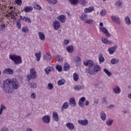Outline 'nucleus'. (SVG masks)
I'll list each match as a JSON object with an SVG mask.
<instances>
[{"label": "nucleus", "mask_w": 131, "mask_h": 131, "mask_svg": "<svg viewBox=\"0 0 131 131\" xmlns=\"http://www.w3.org/2000/svg\"><path fill=\"white\" fill-rule=\"evenodd\" d=\"M75 63H77L78 65L80 64V61H81V59L79 56H76V59H74Z\"/></svg>", "instance_id": "obj_36"}, {"label": "nucleus", "mask_w": 131, "mask_h": 131, "mask_svg": "<svg viewBox=\"0 0 131 131\" xmlns=\"http://www.w3.org/2000/svg\"><path fill=\"white\" fill-rule=\"evenodd\" d=\"M114 107H115V105L111 104L109 106V109H112V108H114Z\"/></svg>", "instance_id": "obj_62"}, {"label": "nucleus", "mask_w": 131, "mask_h": 131, "mask_svg": "<svg viewBox=\"0 0 131 131\" xmlns=\"http://www.w3.org/2000/svg\"><path fill=\"white\" fill-rule=\"evenodd\" d=\"M111 64L114 65L115 64H117V63H119V59H116V58H113L111 60Z\"/></svg>", "instance_id": "obj_34"}, {"label": "nucleus", "mask_w": 131, "mask_h": 131, "mask_svg": "<svg viewBox=\"0 0 131 131\" xmlns=\"http://www.w3.org/2000/svg\"><path fill=\"white\" fill-rule=\"evenodd\" d=\"M44 58L45 60H47V61H50V60H51V58H52V56L49 53H46L44 56Z\"/></svg>", "instance_id": "obj_31"}, {"label": "nucleus", "mask_w": 131, "mask_h": 131, "mask_svg": "<svg viewBox=\"0 0 131 131\" xmlns=\"http://www.w3.org/2000/svg\"><path fill=\"white\" fill-rule=\"evenodd\" d=\"M84 23H85L86 24H89L90 25H92V24L94 23V20L92 19H87Z\"/></svg>", "instance_id": "obj_39"}, {"label": "nucleus", "mask_w": 131, "mask_h": 131, "mask_svg": "<svg viewBox=\"0 0 131 131\" xmlns=\"http://www.w3.org/2000/svg\"><path fill=\"white\" fill-rule=\"evenodd\" d=\"M57 19L59 20L62 23H64L66 20V16L64 15H60L59 16L57 17Z\"/></svg>", "instance_id": "obj_16"}, {"label": "nucleus", "mask_w": 131, "mask_h": 131, "mask_svg": "<svg viewBox=\"0 0 131 131\" xmlns=\"http://www.w3.org/2000/svg\"><path fill=\"white\" fill-rule=\"evenodd\" d=\"M35 77H36V71L34 69H32L30 70V74L28 75L27 80L29 81L31 79H35Z\"/></svg>", "instance_id": "obj_4"}, {"label": "nucleus", "mask_w": 131, "mask_h": 131, "mask_svg": "<svg viewBox=\"0 0 131 131\" xmlns=\"http://www.w3.org/2000/svg\"><path fill=\"white\" fill-rule=\"evenodd\" d=\"M66 125L69 129L72 130L74 129V124L72 123H67Z\"/></svg>", "instance_id": "obj_23"}, {"label": "nucleus", "mask_w": 131, "mask_h": 131, "mask_svg": "<svg viewBox=\"0 0 131 131\" xmlns=\"http://www.w3.org/2000/svg\"><path fill=\"white\" fill-rule=\"evenodd\" d=\"M101 41H102L103 43H104V45H111V43H112V41L108 40L106 38L102 37Z\"/></svg>", "instance_id": "obj_19"}, {"label": "nucleus", "mask_w": 131, "mask_h": 131, "mask_svg": "<svg viewBox=\"0 0 131 131\" xmlns=\"http://www.w3.org/2000/svg\"><path fill=\"white\" fill-rule=\"evenodd\" d=\"M78 123L79 124L83 125V126H86V125L89 124V120H88L87 119H84V120H79L78 121Z\"/></svg>", "instance_id": "obj_8"}, {"label": "nucleus", "mask_w": 131, "mask_h": 131, "mask_svg": "<svg viewBox=\"0 0 131 131\" xmlns=\"http://www.w3.org/2000/svg\"><path fill=\"white\" fill-rule=\"evenodd\" d=\"M63 43L66 46H68L69 44V40H64Z\"/></svg>", "instance_id": "obj_58"}, {"label": "nucleus", "mask_w": 131, "mask_h": 131, "mask_svg": "<svg viewBox=\"0 0 131 131\" xmlns=\"http://www.w3.org/2000/svg\"><path fill=\"white\" fill-rule=\"evenodd\" d=\"M121 5H122V2L120 1H117L115 4V6L116 7H119V8H121Z\"/></svg>", "instance_id": "obj_44"}, {"label": "nucleus", "mask_w": 131, "mask_h": 131, "mask_svg": "<svg viewBox=\"0 0 131 131\" xmlns=\"http://www.w3.org/2000/svg\"><path fill=\"white\" fill-rule=\"evenodd\" d=\"M84 102H85V97L81 98L79 100V105L82 107V108H83L84 107V103H83Z\"/></svg>", "instance_id": "obj_12"}, {"label": "nucleus", "mask_w": 131, "mask_h": 131, "mask_svg": "<svg viewBox=\"0 0 131 131\" xmlns=\"http://www.w3.org/2000/svg\"><path fill=\"white\" fill-rule=\"evenodd\" d=\"M99 71H101V67L96 65L94 66L93 70H89L88 73L91 75H96V74H98Z\"/></svg>", "instance_id": "obj_3"}, {"label": "nucleus", "mask_w": 131, "mask_h": 131, "mask_svg": "<svg viewBox=\"0 0 131 131\" xmlns=\"http://www.w3.org/2000/svg\"><path fill=\"white\" fill-rule=\"evenodd\" d=\"M55 68L59 72H62V71L63 70V68L61 65L57 64Z\"/></svg>", "instance_id": "obj_35"}, {"label": "nucleus", "mask_w": 131, "mask_h": 131, "mask_svg": "<svg viewBox=\"0 0 131 131\" xmlns=\"http://www.w3.org/2000/svg\"><path fill=\"white\" fill-rule=\"evenodd\" d=\"M21 20H23V16H22L21 15H19V18H18L17 21H19V22H21Z\"/></svg>", "instance_id": "obj_61"}, {"label": "nucleus", "mask_w": 131, "mask_h": 131, "mask_svg": "<svg viewBox=\"0 0 131 131\" xmlns=\"http://www.w3.org/2000/svg\"><path fill=\"white\" fill-rule=\"evenodd\" d=\"M60 22L58 20H55L53 24V27L54 30H58L60 28Z\"/></svg>", "instance_id": "obj_7"}, {"label": "nucleus", "mask_w": 131, "mask_h": 131, "mask_svg": "<svg viewBox=\"0 0 131 131\" xmlns=\"http://www.w3.org/2000/svg\"><path fill=\"white\" fill-rule=\"evenodd\" d=\"M65 82H66V81L64 79H61L58 81L57 84L58 85H63V84H65Z\"/></svg>", "instance_id": "obj_32"}, {"label": "nucleus", "mask_w": 131, "mask_h": 131, "mask_svg": "<svg viewBox=\"0 0 131 131\" xmlns=\"http://www.w3.org/2000/svg\"><path fill=\"white\" fill-rule=\"evenodd\" d=\"M84 65L85 66H88V67H90V68H92L93 66H94V61L93 60H89L86 62H84Z\"/></svg>", "instance_id": "obj_14"}, {"label": "nucleus", "mask_w": 131, "mask_h": 131, "mask_svg": "<svg viewBox=\"0 0 131 131\" xmlns=\"http://www.w3.org/2000/svg\"><path fill=\"white\" fill-rule=\"evenodd\" d=\"M16 4L17 5H21L22 4V0H16Z\"/></svg>", "instance_id": "obj_60"}, {"label": "nucleus", "mask_w": 131, "mask_h": 131, "mask_svg": "<svg viewBox=\"0 0 131 131\" xmlns=\"http://www.w3.org/2000/svg\"><path fill=\"white\" fill-rule=\"evenodd\" d=\"M100 117L101 119L103 120V121H105L106 120V114H105V113L103 112H102L100 113Z\"/></svg>", "instance_id": "obj_33"}, {"label": "nucleus", "mask_w": 131, "mask_h": 131, "mask_svg": "<svg viewBox=\"0 0 131 131\" xmlns=\"http://www.w3.org/2000/svg\"><path fill=\"white\" fill-rule=\"evenodd\" d=\"M100 30L104 33L106 37H110V33H109V32H108V30H107L105 27H100Z\"/></svg>", "instance_id": "obj_6"}, {"label": "nucleus", "mask_w": 131, "mask_h": 131, "mask_svg": "<svg viewBox=\"0 0 131 131\" xmlns=\"http://www.w3.org/2000/svg\"><path fill=\"white\" fill-rule=\"evenodd\" d=\"M48 89L49 90H53L54 89V85L53 84L49 83L48 84Z\"/></svg>", "instance_id": "obj_50"}, {"label": "nucleus", "mask_w": 131, "mask_h": 131, "mask_svg": "<svg viewBox=\"0 0 131 131\" xmlns=\"http://www.w3.org/2000/svg\"><path fill=\"white\" fill-rule=\"evenodd\" d=\"M46 74H49L51 71H54V67H49L45 69Z\"/></svg>", "instance_id": "obj_20"}, {"label": "nucleus", "mask_w": 131, "mask_h": 131, "mask_svg": "<svg viewBox=\"0 0 131 131\" xmlns=\"http://www.w3.org/2000/svg\"><path fill=\"white\" fill-rule=\"evenodd\" d=\"M3 73H6L7 74H14V70L11 69L7 68L4 70Z\"/></svg>", "instance_id": "obj_15"}, {"label": "nucleus", "mask_w": 131, "mask_h": 131, "mask_svg": "<svg viewBox=\"0 0 131 131\" xmlns=\"http://www.w3.org/2000/svg\"><path fill=\"white\" fill-rule=\"evenodd\" d=\"M94 10H95L94 6H91L88 8H85L84 9V13H91V12H92Z\"/></svg>", "instance_id": "obj_18"}, {"label": "nucleus", "mask_w": 131, "mask_h": 131, "mask_svg": "<svg viewBox=\"0 0 131 131\" xmlns=\"http://www.w3.org/2000/svg\"><path fill=\"white\" fill-rule=\"evenodd\" d=\"M55 59H56V60H58V62H62L63 61V58H62V56H61L60 55H58L57 56H56L55 57Z\"/></svg>", "instance_id": "obj_46"}, {"label": "nucleus", "mask_w": 131, "mask_h": 131, "mask_svg": "<svg viewBox=\"0 0 131 131\" xmlns=\"http://www.w3.org/2000/svg\"><path fill=\"white\" fill-rule=\"evenodd\" d=\"M1 131H9V129L6 127H3L1 129Z\"/></svg>", "instance_id": "obj_56"}, {"label": "nucleus", "mask_w": 131, "mask_h": 131, "mask_svg": "<svg viewBox=\"0 0 131 131\" xmlns=\"http://www.w3.org/2000/svg\"><path fill=\"white\" fill-rule=\"evenodd\" d=\"M3 90L4 92L8 93H13L14 90H18L20 85L17 79L13 78L12 79H7L3 81Z\"/></svg>", "instance_id": "obj_1"}, {"label": "nucleus", "mask_w": 131, "mask_h": 131, "mask_svg": "<svg viewBox=\"0 0 131 131\" xmlns=\"http://www.w3.org/2000/svg\"><path fill=\"white\" fill-rule=\"evenodd\" d=\"M38 36L40 40H45L46 38V36L43 34V33L39 32L38 33Z\"/></svg>", "instance_id": "obj_28"}, {"label": "nucleus", "mask_w": 131, "mask_h": 131, "mask_svg": "<svg viewBox=\"0 0 131 131\" xmlns=\"http://www.w3.org/2000/svg\"><path fill=\"white\" fill-rule=\"evenodd\" d=\"M106 125H108V126H111L112 125V124L113 123V119H110L106 121Z\"/></svg>", "instance_id": "obj_40"}, {"label": "nucleus", "mask_w": 131, "mask_h": 131, "mask_svg": "<svg viewBox=\"0 0 131 131\" xmlns=\"http://www.w3.org/2000/svg\"><path fill=\"white\" fill-rule=\"evenodd\" d=\"M22 31L25 33H27L29 32V29H28V28L26 27H23L22 28Z\"/></svg>", "instance_id": "obj_45"}, {"label": "nucleus", "mask_w": 131, "mask_h": 131, "mask_svg": "<svg viewBox=\"0 0 131 131\" xmlns=\"http://www.w3.org/2000/svg\"><path fill=\"white\" fill-rule=\"evenodd\" d=\"M88 15L84 13H82L80 17V20L83 21L84 23L88 20Z\"/></svg>", "instance_id": "obj_9"}, {"label": "nucleus", "mask_w": 131, "mask_h": 131, "mask_svg": "<svg viewBox=\"0 0 131 131\" xmlns=\"http://www.w3.org/2000/svg\"><path fill=\"white\" fill-rule=\"evenodd\" d=\"M73 79L75 81H78L79 77L78 75L76 73H74Z\"/></svg>", "instance_id": "obj_38"}, {"label": "nucleus", "mask_w": 131, "mask_h": 131, "mask_svg": "<svg viewBox=\"0 0 131 131\" xmlns=\"http://www.w3.org/2000/svg\"><path fill=\"white\" fill-rule=\"evenodd\" d=\"M113 90L115 94H120V92H121V90L118 86H115Z\"/></svg>", "instance_id": "obj_21"}, {"label": "nucleus", "mask_w": 131, "mask_h": 131, "mask_svg": "<svg viewBox=\"0 0 131 131\" xmlns=\"http://www.w3.org/2000/svg\"><path fill=\"white\" fill-rule=\"evenodd\" d=\"M102 105H107L108 102H107V98L104 97L102 99Z\"/></svg>", "instance_id": "obj_42"}, {"label": "nucleus", "mask_w": 131, "mask_h": 131, "mask_svg": "<svg viewBox=\"0 0 131 131\" xmlns=\"http://www.w3.org/2000/svg\"><path fill=\"white\" fill-rule=\"evenodd\" d=\"M81 5L82 6H85V0H81Z\"/></svg>", "instance_id": "obj_59"}, {"label": "nucleus", "mask_w": 131, "mask_h": 131, "mask_svg": "<svg viewBox=\"0 0 131 131\" xmlns=\"http://www.w3.org/2000/svg\"><path fill=\"white\" fill-rule=\"evenodd\" d=\"M47 2L52 5H56V3H57V0H47Z\"/></svg>", "instance_id": "obj_48"}, {"label": "nucleus", "mask_w": 131, "mask_h": 131, "mask_svg": "<svg viewBox=\"0 0 131 131\" xmlns=\"http://www.w3.org/2000/svg\"><path fill=\"white\" fill-rule=\"evenodd\" d=\"M72 5L74 6H76L78 3V0H69Z\"/></svg>", "instance_id": "obj_43"}, {"label": "nucleus", "mask_w": 131, "mask_h": 131, "mask_svg": "<svg viewBox=\"0 0 131 131\" xmlns=\"http://www.w3.org/2000/svg\"><path fill=\"white\" fill-rule=\"evenodd\" d=\"M10 14H11V19H14V14H15V12H14V11L13 10L11 11V12L10 13Z\"/></svg>", "instance_id": "obj_55"}, {"label": "nucleus", "mask_w": 131, "mask_h": 131, "mask_svg": "<svg viewBox=\"0 0 131 131\" xmlns=\"http://www.w3.org/2000/svg\"><path fill=\"white\" fill-rule=\"evenodd\" d=\"M98 58L100 63H103V62L105 61V58L103 56V54L100 53L99 54Z\"/></svg>", "instance_id": "obj_25"}, {"label": "nucleus", "mask_w": 131, "mask_h": 131, "mask_svg": "<svg viewBox=\"0 0 131 131\" xmlns=\"http://www.w3.org/2000/svg\"><path fill=\"white\" fill-rule=\"evenodd\" d=\"M36 98V95L34 93H32L31 95V98L34 99Z\"/></svg>", "instance_id": "obj_54"}, {"label": "nucleus", "mask_w": 131, "mask_h": 131, "mask_svg": "<svg viewBox=\"0 0 131 131\" xmlns=\"http://www.w3.org/2000/svg\"><path fill=\"white\" fill-rule=\"evenodd\" d=\"M53 117L55 121H59V117L58 116V113H53Z\"/></svg>", "instance_id": "obj_27"}, {"label": "nucleus", "mask_w": 131, "mask_h": 131, "mask_svg": "<svg viewBox=\"0 0 131 131\" xmlns=\"http://www.w3.org/2000/svg\"><path fill=\"white\" fill-rule=\"evenodd\" d=\"M125 21H126V24L127 25H129L130 24V20L129 19V17L128 16H126L125 18Z\"/></svg>", "instance_id": "obj_47"}, {"label": "nucleus", "mask_w": 131, "mask_h": 131, "mask_svg": "<svg viewBox=\"0 0 131 131\" xmlns=\"http://www.w3.org/2000/svg\"><path fill=\"white\" fill-rule=\"evenodd\" d=\"M105 14H106V11H105V10H102L100 11V15H101V16H105Z\"/></svg>", "instance_id": "obj_53"}, {"label": "nucleus", "mask_w": 131, "mask_h": 131, "mask_svg": "<svg viewBox=\"0 0 131 131\" xmlns=\"http://www.w3.org/2000/svg\"><path fill=\"white\" fill-rule=\"evenodd\" d=\"M70 69V66L67 62H66L63 66V70L64 71H68Z\"/></svg>", "instance_id": "obj_29"}, {"label": "nucleus", "mask_w": 131, "mask_h": 131, "mask_svg": "<svg viewBox=\"0 0 131 131\" xmlns=\"http://www.w3.org/2000/svg\"><path fill=\"white\" fill-rule=\"evenodd\" d=\"M117 48V46L116 45H115L114 47L108 48V52H109L110 55H113V54L115 53V51H116Z\"/></svg>", "instance_id": "obj_10"}, {"label": "nucleus", "mask_w": 131, "mask_h": 131, "mask_svg": "<svg viewBox=\"0 0 131 131\" xmlns=\"http://www.w3.org/2000/svg\"><path fill=\"white\" fill-rule=\"evenodd\" d=\"M69 104L72 107H75V106H76V102H75V98H71L69 100Z\"/></svg>", "instance_id": "obj_13"}, {"label": "nucleus", "mask_w": 131, "mask_h": 131, "mask_svg": "<svg viewBox=\"0 0 131 131\" xmlns=\"http://www.w3.org/2000/svg\"><path fill=\"white\" fill-rule=\"evenodd\" d=\"M33 6L34 9H37V10H41V7L36 3H34L33 4Z\"/></svg>", "instance_id": "obj_30"}, {"label": "nucleus", "mask_w": 131, "mask_h": 131, "mask_svg": "<svg viewBox=\"0 0 131 131\" xmlns=\"http://www.w3.org/2000/svg\"><path fill=\"white\" fill-rule=\"evenodd\" d=\"M74 89L75 90V91H79L81 90V86L76 85L74 86Z\"/></svg>", "instance_id": "obj_49"}, {"label": "nucleus", "mask_w": 131, "mask_h": 131, "mask_svg": "<svg viewBox=\"0 0 131 131\" xmlns=\"http://www.w3.org/2000/svg\"><path fill=\"white\" fill-rule=\"evenodd\" d=\"M94 103H95L96 104H98V103H99V100L97 99H94Z\"/></svg>", "instance_id": "obj_63"}, {"label": "nucleus", "mask_w": 131, "mask_h": 131, "mask_svg": "<svg viewBox=\"0 0 131 131\" xmlns=\"http://www.w3.org/2000/svg\"><path fill=\"white\" fill-rule=\"evenodd\" d=\"M16 26L18 29H21V21H16Z\"/></svg>", "instance_id": "obj_51"}, {"label": "nucleus", "mask_w": 131, "mask_h": 131, "mask_svg": "<svg viewBox=\"0 0 131 131\" xmlns=\"http://www.w3.org/2000/svg\"><path fill=\"white\" fill-rule=\"evenodd\" d=\"M5 28H6V26L5 25H4V26L1 25L0 26V31H3Z\"/></svg>", "instance_id": "obj_57"}, {"label": "nucleus", "mask_w": 131, "mask_h": 131, "mask_svg": "<svg viewBox=\"0 0 131 131\" xmlns=\"http://www.w3.org/2000/svg\"><path fill=\"white\" fill-rule=\"evenodd\" d=\"M30 88L32 89H35L36 88V83H33L30 84Z\"/></svg>", "instance_id": "obj_52"}, {"label": "nucleus", "mask_w": 131, "mask_h": 131, "mask_svg": "<svg viewBox=\"0 0 131 131\" xmlns=\"http://www.w3.org/2000/svg\"><path fill=\"white\" fill-rule=\"evenodd\" d=\"M26 131H33V130L32 129H31V128H27L26 129Z\"/></svg>", "instance_id": "obj_64"}, {"label": "nucleus", "mask_w": 131, "mask_h": 131, "mask_svg": "<svg viewBox=\"0 0 131 131\" xmlns=\"http://www.w3.org/2000/svg\"><path fill=\"white\" fill-rule=\"evenodd\" d=\"M103 71L104 72H105L107 76H108L109 77L112 76V73H111V72H110L107 69H103Z\"/></svg>", "instance_id": "obj_41"}, {"label": "nucleus", "mask_w": 131, "mask_h": 131, "mask_svg": "<svg viewBox=\"0 0 131 131\" xmlns=\"http://www.w3.org/2000/svg\"><path fill=\"white\" fill-rule=\"evenodd\" d=\"M35 56L36 58V61H37V62L39 61L40 60V58H41V52L40 51H39L38 53H36L35 54Z\"/></svg>", "instance_id": "obj_22"}, {"label": "nucleus", "mask_w": 131, "mask_h": 131, "mask_svg": "<svg viewBox=\"0 0 131 131\" xmlns=\"http://www.w3.org/2000/svg\"><path fill=\"white\" fill-rule=\"evenodd\" d=\"M111 18L112 21L115 23H116L117 24H120V18H119V17H116L115 16H112Z\"/></svg>", "instance_id": "obj_11"}, {"label": "nucleus", "mask_w": 131, "mask_h": 131, "mask_svg": "<svg viewBox=\"0 0 131 131\" xmlns=\"http://www.w3.org/2000/svg\"><path fill=\"white\" fill-rule=\"evenodd\" d=\"M23 21H25V22H28V23H31V20L30 18L28 17H26V16H24L23 18Z\"/></svg>", "instance_id": "obj_37"}, {"label": "nucleus", "mask_w": 131, "mask_h": 131, "mask_svg": "<svg viewBox=\"0 0 131 131\" xmlns=\"http://www.w3.org/2000/svg\"><path fill=\"white\" fill-rule=\"evenodd\" d=\"M66 50L68 53H72L74 51V48L72 46H68L66 48Z\"/></svg>", "instance_id": "obj_24"}, {"label": "nucleus", "mask_w": 131, "mask_h": 131, "mask_svg": "<svg viewBox=\"0 0 131 131\" xmlns=\"http://www.w3.org/2000/svg\"><path fill=\"white\" fill-rule=\"evenodd\" d=\"M9 58L12 61L14 62L15 64H21L22 63V57L20 55H9Z\"/></svg>", "instance_id": "obj_2"}, {"label": "nucleus", "mask_w": 131, "mask_h": 131, "mask_svg": "<svg viewBox=\"0 0 131 131\" xmlns=\"http://www.w3.org/2000/svg\"><path fill=\"white\" fill-rule=\"evenodd\" d=\"M69 107V103L68 102H64L61 106V111H64V109H67Z\"/></svg>", "instance_id": "obj_26"}, {"label": "nucleus", "mask_w": 131, "mask_h": 131, "mask_svg": "<svg viewBox=\"0 0 131 131\" xmlns=\"http://www.w3.org/2000/svg\"><path fill=\"white\" fill-rule=\"evenodd\" d=\"M42 120L44 123H50L51 121V116L49 115H45L42 117Z\"/></svg>", "instance_id": "obj_5"}, {"label": "nucleus", "mask_w": 131, "mask_h": 131, "mask_svg": "<svg viewBox=\"0 0 131 131\" xmlns=\"http://www.w3.org/2000/svg\"><path fill=\"white\" fill-rule=\"evenodd\" d=\"M32 10H33V8L32 7H30V6H26L23 11H24V12H25V13H29V12H31V11H32Z\"/></svg>", "instance_id": "obj_17"}]
</instances>
